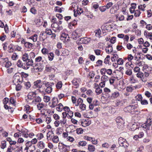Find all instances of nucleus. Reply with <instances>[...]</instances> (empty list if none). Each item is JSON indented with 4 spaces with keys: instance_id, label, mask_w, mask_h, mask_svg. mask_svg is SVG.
Here are the masks:
<instances>
[{
    "instance_id": "1",
    "label": "nucleus",
    "mask_w": 152,
    "mask_h": 152,
    "mask_svg": "<svg viewBox=\"0 0 152 152\" xmlns=\"http://www.w3.org/2000/svg\"><path fill=\"white\" fill-rule=\"evenodd\" d=\"M152 120L151 119L149 118L147 119L146 122L145 123L142 125L141 126L146 129L147 132L148 131V132L149 133L150 131H152ZM152 132V131H151V132Z\"/></svg>"
},
{
    "instance_id": "2",
    "label": "nucleus",
    "mask_w": 152,
    "mask_h": 152,
    "mask_svg": "<svg viewBox=\"0 0 152 152\" xmlns=\"http://www.w3.org/2000/svg\"><path fill=\"white\" fill-rule=\"evenodd\" d=\"M22 60L24 63L27 65L28 64L31 66L33 65V61L31 58H29L28 56L27 53H24L22 56Z\"/></svg>"
},
{
    "instance_id": "3",
    "label": "nucleus",
    "mask_w": 152,
    "mask_h": 152,
    "mask_svg": "<svg viewBox=\"0 0 152 152\" xmlns=\"http://www.w3.org/2000/svg\"><path fill=\"white\" fill-rule=\"evenodd\" d=\"M46 88L45 92L48 94H50L51 93L53 90L52 87L54 85L53 83H51L47 82L45 84Z\"/></svg>"
},
{
    "instance_id": "4",
    "label": "nucleus",
    "mask_w": 152,
    "mask_h": 152,
    "mask_svg": "<svg viewBox=\"0 0 152 152\" xmlns=\"http://www.w3.org/2000/svg\"><path fill=\"white\" fill-rule=\"evenodd\" d=\"M23 81V78L21 75H18L15 74L13 78V83L14 84L16 85L18 83H21Z\"/></svg>"
},
{
    "instance_id": "5",
    "label": "nucleus",
    "mask_w": 152,
    "mask_h": 152,
    "mask_svg": "<svg viewBox=\"0 0 152 152\" xmlns=\"http://www.w3.org/2000/svg\"><path fill=\"white\" fill-rule=\"evenodd\" d=\"M1 63L2 66H4L6 68H8L12 65L11 62L9 61L8 58H2L0 61Z\"/></svg>"
},
{
    "instance_id": "6",
    "label": "nucleus",
    "mask_w": 152,
    "mask_h": 152,
    "mask_svg": "<svg viewBox=\"0 0 152 152\" xmlns=\"http://www.w3.org/2000/svg\"><path fill=\"white\" fill-rule=\"evenodd\" d=\"M17 66L19 67L22 68L23 69H28L31 66L29 65H27V64H26L24 62L20 60L19 59L17 63Z\"/></svg>"
},
{
    "instance_id": "7",
    "label": "nucleus",
    "mask_w": 152,
    "mask_h": 152,
    "mask_svg": "<svg viewBox=\"0 0 152 152\" xmlns=\"http://www.w3.org/2000/svg\"><path fill=\"white\" fill-rule=\"evenodd\" d=\"M138 106L137 104H132L127 106L124 109V110L126 112L130 113L132 112V110H134L137 108Z\"/></svg>"
},
{
    "instance_id": "8",
    "label": "nucleus",
    "mask_w": 152,
    "mask_h": 152,
    "mask_svg": "<svg viewBox=\"0 0 152 152\" xmlns=\"http://www.w3.org/2000/svg\"><path fill=\"white\" fill-rule=\"evenodd\" d=\"M82 31L80 28L77 29L72 34V37L74 39H76L81 37L82 35Z\"/></svg>"
},
{
    "instance_id": "9",
    "label": "nucleus",
    "mask_w": 152,
    "mask_h": 152,
    "mask_svg": "<svg viewBox=\"0 0 152 152\" xmlns=\"http://www.w3.org/2000/svg\"><path fill=\"white\" fill-rule=\"evenodd\" d=\"M118 142L120 146H124L125 148L128 147L129 145L126 140L121 137L119 138Z\"/></svg>"
},
{
    "instance_id": "10",
    "label": "nucleus",
    "mask_w": 152,
    "mask_h": 152,
    "mask_svg": "<svg viewBox=\"0 0 152 152\" xmlns=\"http://www.w3.org/2000/svg\"><path fill=\"white\" fill-rule=\"evenodd\" d=\"M91 39L90 37H84L81 38L77 41V43L78 44L79 43H83L84 44H87L89 43L91 41Z\"/></svg>"
},
{
    "instance_id": "11",
    "label": "nucleus",
    "mask_w": 152,
    "mask_h": 152,
    "mask_svg": "<svg viewBox=\"0 0 152 152\" xmlns=\"http://www.w3.org/2000/svg\"><path fill=\"white\" fill-rule=\"evenodd\" d=\"M115 121L117 123L118 127L121 128L122 127L124 124V121L121 117L118 116L115 119Z\"/></svg>"
},
{
    "instance_id": "12",
    "label": "nucleus",
    "mask_w": 152,
    "mask_h": 152,
    "mask_svg": "<svg viewBox=\"0 0 152 152\" xmlns=\"http://www.w3.org/2000/svg\"><path fill=\"white\" fill-rule=\"evenodd\" d=\"M52 22H53V23H52L51 25V26L52 28H55L56 29L58 30H60L62 28H60V27L59 26V25H58L56 21V18H53L52 19ZM53 30H56V29H53Z\"/></svg>"
},
{
    "instance_id": "13",
    "label": "nucleus",
    "mask_w": 152,
    "mask_h": 152,
    "mask_svg": "<svg viewBox=\"0 0 152 152\" xmlns=\"http://www.w3.org/2000/svg\"><path fill=\"white\" fill-rule=\"evenodd\" d=\"M34 84L33 87L34 88H41L42 86V81L40 80H37L34 81Z\"/></svg>"
},
{
    "instance_id": "14",
    "label": "nucleus",
    "mask_w": 152,
    "mask_h": 152,
    "mask_svg": "<svg viewBox=\"0 0 152 152\" xmlns=\"http://www.w3.org/2000/svg\"><path fill=\"white\" fill-rule=\"evenodd\" d=\"M45 31L47 36H51V37L52 39H53L55 38L56 35L55 33H52V31L50 29L47 28Z\"/></svg>"
},
{
    "instance_id": "15",
    "label": "nucleus",
    "mask_w": 152,
    "mask_h": 152,
    "mask_svg": "<svg viewBox=\"0 0 152 152\" xmlns=\"http://www.w3.org/2000/svg\"><path fill=\"white\" fill-rule=\"evenodd\" d=\"M37 93L35 92H31L28 93L27 95V97L28 99V102H29V103H30L29 102V101L31 100L32 99L35 97Z\"/></svg>"
},
{
    "instance_id": "16",
    "label": "nucleus",
    "mask_w": 152,
    "mask_h": 152,
    "mask_svg": "<svg viewBox=\"0 0 152 152\" xmlns=\"http://www.w3.org/2000/svg\"><path fill=\"white\" fill-rule=\"evenodd\" d=\"M125 102V99L122 100H117L115 102V106L121 107L123 105Z\"/></svg>"
},
{
    "instance_id": "17",
    "label": "nucleus",
    "mask_w": 152,
    "mask_h": 152,
    "mask_svg": "<svg viewBox=\"0 0 152 152\" xmlns=\"http://www.w3.org/2000/svg\"><path fill=\"white\" fill-rule=\"evenodd\" d=\"M39 37L40 40L43 41L48 37V36L45 31H42L40 34Z\"/></svg>"
},
{
    "instance_id": "18",
    "label": "nucleus",
    "mask_w": 152,
    "mask_h": 152,
    "mask_svg": "<svg viewBox=\"0 0 152 152\" xmlns=\"http://www.w3.org/2000/svg\"><path fill=\"white\" fill-rule=\"evenodd\" d=\"M80 80L79 78H75L72 80V83L73 85L75 86L77 88L79 86V84L80 82Z\"/></svg>"
},
{
    "instance_id": "19",
    "label": "nucleus",
    "mask_w": 152,
    "mask_h": 152,
    "mask_svg": "<svg viewBox=\"0 0 152 152\" xmlns=\"http://www.w3.org/2000/svg\"><path fill=\"white\" fill-rule=\"evenodd\" d=\"M91 124V121L88 120H83L81 121V124L83 127H86L90 125Z\"/></svg>"
},
{
    "instance_id": "20",
    "label": "nucleus",
    "mask_w": 152,
    "mask_h": 152,
    "mask_svg": "<svg viewBox=\"0 0 152 152\" xmlns=\"http://www.w3.org/2000/svg\"><path fill=\"white\" fill-rule=\"evenodd\" d=\"M52 103L50 105V107L51 108H54L57 105L58 103V101L57 98H53L52 100Z\"/></svg>"
},
{
    "instance_id": "21",
    "label": "nucleus",
    "mask_w": 152,
    "mask_h": 152,
    "mask_svg": "<svg viewBox=\"0 0 152 152\" xmlns=\"http://www.w3.org/2000/svg\"><path fill=\"white\" fill-rule=\"evenodd\" d=\"M41 100L42 99L40 96H35V99L33 100L32 102L29 103V104H34V102H40L41 101Z\"/></svg>"
},
{
    "instance_id": "22",
    "label": "nucleus",
    "mask_w": 152,
    "mask_h": 152,
    "mask_svg": "<svg viewBox=\"0 0 152 152\" xmlns=\"http://www.w3.org/2000/svg\"><path fill=\"white\" fill-rule=\"evenodd\" d=\"M24 46L26 48L29 49H33L34 47V45L32 44L27 42L25 43Z\"/></svg>"
},
{
    "instance_id": "23",
    "label": "nucleus",
    "mask_w": 152,
    "mask_h": 152,
    "mask_svg": "<svg viewBox=\"0 0 152 152\" xmlns=\"http://www.w3.org/2000/svg\"><path fill=\"white\" fill-rule=\"evenodd\" d=\"M95 36L98 38L101 37V31L100 29L98 28L94 31Z\"/></svg>"
},
{
    "instance_id": "24",
    "label": "nucleus",
    "mask_w": 152,
    "mask_h": 152,
    "mask_svg": "<svg viewBox=\"0 0 152 152\" xmlns=\"http://www.w3.org/2000/svg\"><path fill=\"white\" fill-rule=\"evenodd\" d=\"M14 45L12 43H11L8 46V51L9 53H12L14 50Z\"/></svg>"
},
{
    "instance_id": "25",
    "label": "nucleus",
    "mask_w": 152,
    "mask_h": 152,
    "mask_svg": "<svg viewBox=\"0 0 152 152\" xmlns=\"http://www.w3.org/2000/svg\"><path fill=\"white\" fill-rule=\"evenodd\" d=\"M60 123L61 124H65V122L64 120H60L59 121H55L54 123L55 126L56 127L58 126L59 125Z\"/></svg>"
},
{
    "instance_id": "26",
    "label": "nucleus",
    "mask_w": 152,
    "mask_h": 152,
    "mask_svg": "<svg viewBox=\"0 0 152 152\" xmlns=\"http://www.w3.org/2000/svg\"><path fill=\"white\" fill-rule=\"evenodd\" d=\"M105 50L106 52L108 53H110L111 52L113 51V48L110 45H108V46L106 47L105 48Z\"/></svg>"
},
{
    "instance_id": "27",
    "label": "nucleus",
    "mask_w": 152,
    "mask_h": 152,
    "mask_svg": "<svg viewBox=\"0 0 152 152\" xmlns=\"http://www.w3.org/2000/svg\"><path fill=\"white\" fill-rule=\"evenodd\" d=\"M69 146H68L66 145H65L64 144H63L62 143L59 142V143L58 145V148H59L60 149V150H63V149L65 148V147H69Z\"/></svg>"
},
{
    "instance_id": "28",
    "label": "nucleus",
    "mask_w": 152,
    "mask_h": 152,
    "mask_svg": "<svg viewBox=\"0 0 152 152\" xmlns=\"http://www.w3.org/2000/svg\"><path fill=\"white\" fill-rule=\"evenodd\" d=\"M45 70L48 72H50L54 70V69L49 64H47L46 66Z\"/></svg>"
},
{
    "instance_id": "29",
    "label": "nucleus",
    "mask_w": 152,
    "mask_h": 152,
    "mask_svg": "<svg viewBox=\"0 0 152 152\" xmlns=\"http://www.w3.org/2000/svg\"><path fill=\"white\" fill-rule=\"evenodd\" d=\"M56 110L57 111L61 112L62 111L64 108L63 105L61 103H59L58 105H57Z\"/></svg>"
},
{
    "instance_id": "30",
    "label": "nucleus",
    "mask_w": 152,
    "mask_h": 152,
    "mask_svg": "<svg viewBox=\"0 0 152 152\" xmlns=\"http://www.w3.org/2000/svg\"><path fill=\"white\" fill-rule=\"evenodd\" d=\"M44 107L45 105L43 103H39L37 105V107L38 110H40L44 108Z\"/></svg>"
},
{
    "instance_id": "31",
    "label": "nucleus",
    "mask_w": 152,
    "mask_h": 152,
    "mask_svg": "<svg viewBox=\"0 0 152 152\" xmlns=\"http://www.w3.org/2000/svg\"><path fill=\"white\" fill-rule=\"evenodd\" d=\"M29 39H32L33 42H36L37 40V35L36 34H35L30 37H29Z\"/></svg>"
},
{
    "instance_id": "32",
    "label": "nucleus",
    "mask_w": 152,
    "mask_h": 152,
    "mask_svg": "<svg viewBox=\"0 0 152 152\" xmlns=\"http://www.w3.org/2000/svg\"><path fill=\"white\" fill-rule=\"evenodd\" d=\"M64 9L63 8H60L58 7H56L54 9V11L56 12L61 13Z\"/></svg>"
},
{
    "instance_id": "33",
    "label": "nucleus",
    "mask_w": 152,
    "mask_h": 152,
    "mask_svg": "<svg viewBox=\"0 0 152 152\" xmlns=\"http://www.w3.org/2000/svg\"><path fill=\"white\" fill-rule=\"evenodd\" d=\"M88 149L89 151L91 152L94 151L95 150L94 146L92 145H88Z\"/></svg>"
},
{
    "instance_id": "34",
    "label": "nucleus",
    "mask_w": 152,
    "mask_h": 152,
    "mask_svg": "<svg viewBox=\"0 0 152 152\" xmlns=\"http://www.w3.org/2000/svg\"><path fill=\"white\" fill-rule=\"evenodd\" d=\"M35 61L36 62H39L41 61L43 62L44 61V60L43 59V58L41 56H39L35 58Z\"/></svg>"
},
{
    "instance_id": "35",
    "label": "nucleus",
    "mask_w": 152,
    "mask_h": 152,
    "mask_svg": "<svg viewBox=\"0 0 152 152\" xmlns=\"http://www.w3.org/2000/svg\"><path fill=\"white\" fill-rule=\"evenodd\" d=\"M110 56L109 55H107L106 58H105L104 61V63L106 64H109L110 62Z\"/></svg>"
},
{
    "instance_id": "36",
    "label": "nucleus",
    "mask_w": 152,
    "mask_h": 152,
    "mask_svg": "<svg viewBox=\"0 0 152 152\" xmlns=\"http://www.w3.org/2000/svg\"><path fill=\"white\" fill-rule=\"evenodd\" d=\"M68 35L67 34H66L65 33H63L61 35V40H64H64H66V39L67 38Z\"/></svg>"
},
{
    "instance_id": "37",
    "label": "nucleus",
    "mask_w": 152,
    "mask_h": 152,
    "mask_svg": "<svg viewBox=\"0 0 152 152\" xmlns=\"http://www.w3.org/2000/svg\"><path fill=\"white\" fill-rule=\"evenodd\" d=\"M62 119L61 120H64L65 123L66 122V117L68 115L66 112H64L62 113Z\"/></svg>"
},
{
    "instance_id": "38",
    "label": "nucleus",
    "mask_w": 152,
    "mask_h": 152,
    "mask_svg": "<svg viewBox=\"0 0 152 152\" xmlns=\"http://www.w3.org/2000/svg\"><path fill=\"white\" fill-rule=\"evenodd\" d=\"M119 95V93L118 91L115 92L114 93H113L112 94V97L114 98H117Z\"/></svg>"
},
{
    "instance_id": "39",
    "label": "nucleus",
    "mask_w": 152,
    "mask_h": 152,
    "mask_svg": "<svg viewBox=\"0 0 152 152\" xmlns=\"http://www.w3.org/2000/svg\"><path fill=\"white\" fill-rule=\"evenodd\" d=\"M69 54V52L67 50H62V55L63 56H67Z\"/></svg>"
},
{
    "instance_id": "40",
    "label": "nucleus",
    "mask_w": 152,
    "mask_h": 152,
    "mask_svg": "<svg viewBox=\"0 0 152 152\" xmlns=\"http://www.w3.org/2000/svg\"><path fill=\"white\" fill-rule=\"evenodd\" d=\"M52 141L55 143H58L59 141V139L57 136H54L52 138Z\"/></svg>"
},
{
    "instance_id": "41",
    "label": "nucleus",
    "mask_w": 152,
    "mask_h": 152,
    "mask_svg": "<svg viewBox=\"0 0 152 152\" xmlns=\"http://www.w3.org/2000/svg\"><path fill=\"white\" fill-rule=\"evenodd\" d=\"M6 146V141L5 140H4L2 141L1 142V148L4 149V148Z\"/></svg>"
},
{
    "instance_id": "42",
    "label": "nucleus",
    "mask_w": 152,
    "mask_h": 152,
    "mask_svg": "<svg viewBox=\"0 0 152 152\" xmlns=\"http://www.w3.org/2000/svg\"><path fill=\"white\" fill-rule=\"evenodd\" d=\"M118 56L117 54H114L113 56L111 57V60L112 61H115L116 60H117L118 58Z\"/></svg>"
},
{
    "instance_id": "43",
    "label": "nucleus",
    "mask_w": 152,
    "mask_h": 152,
    "mask_svg": "<svg viewBox=\"0 0 152 152\" xmlns=\"http://www.w3.org/2000/svg\"><path fill=\"white\" fill-rule=\"evenodd\" d=\"M101 81L104 82H105L108 80V77L105 75H104L101 77Z\"/></svg>"
},
{
    "instance_id": "44",
    "label": "nucleus",
    "mask_w": 152,
    "mask_h": 152,
    "mask_svg": "<svg viewBox=\"0 0 152 152\" xmlns=\"http://www.w3.org/2000/svg\"><path fill=\"white\" fill-rule=\"evenodd\" d=\"M21 83H18L16 85V90L17 91H19L21 90L22 87L20 85Z\"/></svg>"
},
{
    "instance_id": "45",
    "label": "nucleus",
    "mask_w": 152,
    "mask_h": 152,
    "mask_svg": "<svg viewBox=\"0 0 152 152\" xmlns=\"http://www.w3.org/2000/svg\"><path fill=\"white\" fill-rule=\"evenodd\" d=\"M62 83L61 81H59L58 82L56 85V88L58 89H60L62 86Z\"/></svg>"
},
{
    "instance_id": "46",
    "label": "nucleus",
    "mask_w": 152,
    "mask_h": 152,
    "mask_svg": "<svg viewBox=\"0 0 152 152\" xmlns=\"http://www.w3.org/2000/svg\"><path fill=\"white\" fill-rule=\"evenodd\" d=\"M48 58L50 61H52L54 57V54L52 53L48 54Z\"/></svg>"
},
{
    "instance_id": "47",
    "label": "nucleus",
    "mask_w": 152,
    "mask_h": 152,
    "mask_svg": "<svg viewBox=\"0 0 152 152\" xmlns=\"http://www.w3.org/2000/svg\"><path fill=\"white\" fill-rule=\"evenodd\" d=\"M87 143L86 141H80L78 143V145L79 146H85L86 145Z\"/></svg>"
},
{
    "instance_id": "48",
    "label": "nucleus",
    "mask_w": 152,
    "mask_h": 152,
    "mask_svg": "<svg viewBox=\"0 0 152 152\" xmlns=\"http://www.w3.org/2000/svg\"><path fill=\"white\" fill-rule=\"evenodd\" d=\"M83 102V100L80 98H79L77 100V104H75V106H78L80 105V104L82 103Z\"/></svg>"
},
{
    "instance_id": "49",
    "label": "nucleus",
    "mask_w": 152,
    "mask_h": 152,
    "mask_svg": "<svg viewBox=\"0 0 152 152\" xmlns=\"http://www.w3.org/2000/svg\"><path fill=\"white\" fill-rule=\"evenodd\" d=\"M138 78H141L143 76V73L141 72H139L136 74Z\"/></svg>"
},
{
    "instance_id": "50",
    "label": "nucleus",
    "mask_w": 152,
    "mask_h": 152,
    "mask_svg": "<svg viewBox=\"0 0 152 152\" xmlns=\"http://www.w3.org/2000/svg\"><path fill=\"white\" fill-rule=\"evenodd\" d=\"M116 7L115 6L113 7L110 10V12L111 14L115 13L117 11V9H115Z\"/></svg>"
},
{
    "instance_id": "51",
    "label": "nucleus",
    "mask_w": 152,
    "mask_h": 152,
    "mask_svg": "<svg viewBox=\"0 0 152 152\" xmlns=\"http://www.w3.org/2000/svg\"><path fill=\"white\" fill-rule=\"evenodd\" d=\"M135 99L138 101H140L142 99V97L141 94H138L136 96Z\"/></svg>"
},
{
    "instance_id": "52",
    "label": "nucleus",
    "mask_w": 152,
    "mask_h": 152,
    "mask_svg": "<svg viewBox=\"0 0 152 152\" xmlns=\"http://www.w3.org/2000/svg\"><path fill=\"white\" fill-rule=\"evenodd\" d=\"M140 102L141 104L142 105H146L148 104V101L144 99L143 100L142 99Z\"/></svg>"
},
{
    "instance_id": "53",
    "label": "nucleus",
    "mask_w": 152,
    "mask_h": 152,
    "mask_svg": "<svg viewBox=\"0 0 152 152\" xmlns=\"http://www.w3.org/2000/svg\"><path fill=\"white\" fill-rule=\"evenodd\" d=\"M35 69L37 71L40 72L43 69V67L42 66H37V65L35 66Z\"/></svg>"
},
{
    "instance_id": "54",
    "label": "nucleus",
    "mask_w": 152,
    "mask_h": 152,
    "mask_svg": "<svg viewBox=\"0 0 152 152\" xmlns=\"http://www.w3.org/2000/svg\"><path fill=\"white\" fill-rule=\"evenodd\" d=\"M99 10L102 12H104L107 9L105 5L99 7Z\"/></svg>"
},
{
    "instance_id": "55",
    "label": "nucleus",
    "mask_w": 152,
    "mask_h": 152,
    "mask_svg": "<svg viewBox=\"0 0 152 152\" xmlns=\"http://www.w3.org/2000/svg\"><path fill=\"white\" fill-rule=\"evenodd\" d=\"M126 74L129 76L131 75L132 74V71L131 69H129L127 70L125 72Z\"/></svg>"
},
{
    "instance_id": "56",
    "label": "nucleus",
    "mask_w": 152,
    "mask_h": 152,
    "mask_svg": "<svg viewBox=\"0 0 152 152\" xmlns=\"http://www.w3.org/2000/svg\"><path fill=\"white\" fill-rule=\"evenodd\" d=\"M22 48L18 45L14 46V50L18 51H20L22 49Z\"/></svg>"
},
{
    "instance_id": "57",
    "label": "nucleus",
    "mask_w": 152,
    "mask_h": 152,
    "mask_svg": "<svg viewBox=\"0 0 152 152\" xmlns=\"http://www.w3.org/2000/svg\"><path fill=\"white\" fill-rule=\"evenodd\" d=\"M95 91L97 94H99L102 93V90L99 87H98L96 88Z\"/></svg>"
},
{
    "instance_id": "58",
    "label": "nucleus",
    "mask_w": 152,
    "mask_h": 152,
    "mask_svg": "<svg viewBox=\"0 0 152 152\" xmlns=\"http://www.w3.org/2000/svg\"><path fill=\"white\" fill-rule=\"evenodd\" d=\"M24 85L27 89H29L31 86L30 83L29 82L25 83Z\"/></svg>"
},
{
    "instance_id": "59",
    "label": "nucleus",
    "mask_w": 152,
    "mask_h": 152,
    "mask_svg": "<svg viewBox=\"0 0 152 152\" xmlns=\"http://www.w3.org/2000/svg\"><path fill=\"white\" fill-rule=\"evenodd\" d=\"M81 109L83 110H86V105L84 104H81L79 105Z\"/></svg>"
},
{
    "instance_id": "60",
    "label": "nucleus",
    "mask_w": 152,
    "mask_h": 152,
    "mask_svg": "<svg viewBox=\"0 0 152 152\" xmlns=\"http://www.w3.org/2000/svg\"><path fill=\"white\" fill-rule=\"evenodd\" d=\"M124 62V60H123L121 58H119L117 61V63L119 65H122L123 64Z\"/></svg>"
},
{
    "instance_id": "61",
    "label": "nucleus",
    "mask_w": 152,
    "mask_h": 152,
    "mask_svg": "<svg viewBox=\"0 0 152 152\" xmlns=\"http://www.w3.org/2000/svg\"><path fill=\"white\" fill-rule=\"evenodd\" d=\"M26 147H28V148H30L31 147V146H33L34 145V144H32V143H31V141H28L26 143Z\"/></svg>"
},
{
    "instance_id": "62",
    "label": "nucleus",
    "mask_w": 152,
    "mask_h": 152,
    "mask_svg": "<svg viewBox=\"0 0 152 152\" xmlns=\"http://www.w3.org/2000/svg\"><path fill=\"white\" fill-rule=\"evenodd\" d=\"M44 101L45 102H48L50 100V97L48 96H45L43 98Z\"/></svg>"
},
{
    "instance_id": "63",
    "label": "nucleus",
    "mask_w": 152,
    "mask_h": 152,
    "mask_svg": "<svg viewBox=\"0 0 152 152\" xmlns=\"http://www.w3.org/2000/svg\"><path fill=\"white\" fill-rule=\"evenodd\" d=\"M45 144L42 142H40L39 145V147L40 149H43L45 147Z\"/></svg>"
},
{
    "instance_id": "64",
    "label": "nucleus",
    "mask_w": 152,
    "mask_h": 152,
    "mask_svg": "<svg viewBox=\"0 0 152 152\" xmlns=\"http://www.w3.org/2000/svg\"><path fill=\"white\" fill-rule=\"evenodd\" d=\"M30 12L32 14H35L37 13L36 10L34 7L31 8L30 10Z\"/></svg>"
}]
</instances>
